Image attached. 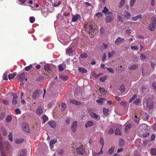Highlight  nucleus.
<instances>
[{
  "instance_id": "1",
  "label": "nucleus",
  "mask_w": 156,
  "mask_h": 156,
  "mask_svg": "<svg viewBox=\"0 0 156 156\" xmlns=\"http://www.w3.org/2000/svg\"><path fill=\"white\" fill-rule=\"evenodd\" d=\"M115 15L113 14L110 13L106 15V21L107 23H110L114 19Z\"/></svg>"
},
{
  "instance_id": "2",
  "label": "nucleus",
  "mask_w": 156,
  "mask_h": 156,
  "mask_svg": "<svg viewBox=\"0 0 156 156\" xmlns=\"http://www.w3.org/2000/svg\"><path fill=\"white\" fill-rule=\"evenodd\" d=\"M90 115L92 118L94 119L95 120H98L100 119V116L99 115L94 112H91L90 113Z\"/></svg>"
},
{
  "instance_id": "3",
  "label": "nucleus",
  "mask_w": 156,
  "mask_h": 156,
  "mask_svg": "<svg viewBox=\"0 0 156 156\" xmlns=\"http://www.w3.org/2000/svg\"><path fill=\"white\" fill-rule=\"evenodd\" d=\"M77 153L79 155H83L84 153L85 150L82 147H79L76 149Z\"/></svg>"
},
{
  "instance_id": "4",
  "label": "nucleus",
  "mask_w": 156,
  "mask_h": 156,
  "mask_svg": "<svg viewBox=\"0 0 156 156\" xmlns=\"http://www.w3.org/2000/svg\"><path fill=\"white\" fill-rule=\"evenodd\" d=\"M23 129L26 132H30L28 124L26 123H24L22 125Z\"/></svg>"
},
{
  "instance_id": "5",
  "label": "nucleus",
  "mask_w": 156,
  "mask_h": 156,
  "mask_svg": "<svg viewBox=\"0 0 156 156\" xmlns=\"http://www.w3.org/2000/svg\"><path fill=\"white\" fill-rule=\"evenodd\" d=\"M27 152L26 149H22L20 150L18 153V156H25Z\"/></svg>"
},
{
  "instance_id": "6",
  "label": "nucleus",
  "mask_w": 156,
  "mask_h": 156,
  "mask_svg": "<svg viewBox=\"0 0 156 156\" xmlns=\"http://www.w3.org/2000/svg\"><path fill=\"white\" fill-rule=\"evenodd\" d=\"M124 39L120 37H118L115 41V43L116 45H118L123 42Z\"/></svg>"
},
{
  "instance_id": "7",
  "label": "nucleus",
  "mask_w": 156,
  "mask_h": 156,
  "mask_svg": "<svg viewBox=\"0 0 156 156\" xmlns=\"http://www.w3.org/2000/svg\"><path fill=\"white\" fill-rule=\"evenodd\" d=\"M77 122L76 121H74L71 126V130L73 132H75L76 130L77 127Z\"/></svg>"
},
{
  "instance_id": "8",
  "label": "nucleus",
  "mask_w": 156,
  "mask_h": 156,
  "mask_svg": "<svg viewBox=\"0 0 156 156\" xmlns=\"http://www.w3.org/2000/svg\"><path fill=\"white\" fill-rule=\"evenodd\" d=\"M147 105L149 109H152L153 107V103L151 101L148 100L147 101Z\"/></svg>"
},
{
  "instance_id": "9",
  "label": "nucleus",
  "mask_w": 156,
  "mask_h": 156,
  "mask_svg": "<svg viewBox=\"0 0 156 156\" xmlns=\"http://www.w3.org/2000/svg\"><path fill=\"white\" fill-rule=\"evenodd\" d=\"M21 82L23 81L25 79V74L23 73H22L18 76Z\"/></svg>"
},
{
  "instance_id": "10",
  "label": "nucleus",
  "mask_w": 156,
  "mask_h": 156,
  "mask_svg": "<svg viewBox=\"0 0 156 156\" xmlns=\"http://www.w3.org/2000/svg\"><path fill=\"white\" fill-rule=\"evenodd\" d=\"M57 142V139L55 138L51 140L50 142V146L51 149L53 148L54 145Z\"/></svg>"
},
{
  "instance_id": "11",
  "label": "nucleus",
  "mask_w": 156,
  "mask_h": 156,
  "mask_svg": "<svg viewBox=\"0 0 156 156\" xmlns=\"http://www.w3.org/2000/svg\"><path fill=\"white\" fill-rule=\"evenodd\" d=\"M102 12L105 14L106 16L110 13H111V12L109 11L108 9L105 7L104 8V9L102 10Z\"/></svg>"
},
{
  "instance_id": "12",
  "label": "nucleus",
  "mask_w": 156,
  "mask_h": 156,
  "mask_svg": "<svg viewBox=\"0 0 156 156\" xmlns=\"http://www.w3.org/2000/svg\"><path fill=\"white\" fill-rule=\"evenodd\" d=\"M41 13L43 14V16H45L47 14L48 10L46 8H43L41 9Z\"/></svg>"
},
{
  "instance_id": "13",
  "label": "nucleus",
  "mask_w": 156,
  "mask_h": 156,
  "mask_svg": "<svg viewBox=\"0 0 156 156\" xmlns=\"http://www.w3.org/2000/svg\"><path fill=\"white\" fill-rule=\"evenodd\" d=\"M65 67L66 65L64 63H62L58 66V69L61 71H63L64 69V68Z\"/></svg>"
},
{
  "instance_id": "14",
  "label": "nucleus",
  "mask_w": 156,
  "mask_h": 156,
  "mask_svg": "<svg viewBox=\"0 0 156 156\" xmlns=\"http://www.w3.org/2000/svg\"><path fill=\"white\" fill-rule=\"evenodd\" d=\"M94 124L93 122L91 121H88L85 125L86 128H88L90 126H92Z\"/></svg>"
},
{
  "instance_id": "15",
  "label": "nucleus",
  "mask_w": 156,
  "mask_h": 156,
  "mask_svg": "<svg viewBox=\"0 0 156 156\" xmlns=\"http://www.w3.org/2000/svg\"><path fill=\"white\" fill-rule=\"evenodd\" d=\"M80 17V16L79 14H77L76 15L73 16L72 21L74 22L76 21Z\"/></svg>"
},
{
  "instance_id": "16",
  "label": "nucleus",
  "mask_w": 156,
  "mask_h": 156,
  "mask_svg": "<svg viewBox=\"0 0 156 156\" xmlns=\"http://www.w3.org/2000/svg\"><path fill=\"white\" fill-rule=\"evenodd\" d=\"M78 70L80 72L82 73H86L87 72V69L82 67H79L78 68Z\"/></svg>"
},
{
  "instance_id": "17",
  "label": "nucleus",
  "mask_w": 156,
  "mask_h": 156,
  "mask_svg": "<svg viewBox=\"0 0 156 156\" xmlns=\"http://www.w3.org/2000/svg\"><path fill=\"white\" fill-rule=\"evenodd\" d=\"M155 26L152 23H151L149 24L148 27V28L151 31H153L155 29Z\"/></svg>"
},
{
  "instance_id": "18",
  "label": "nucleus",
  "mask_w": 156,
  "mask_h": 156,
  "mask_svg": "<svg viewBox=\"0 0 156 156\" xmlns=\"http://www.w3.org/2000/svg\"><path fill=\"white\" fill-rule=\"evenodd\" d=\"M48 123L52 128H54L56 126L55 122L54 121H49L48 122Z\"/></svg>"
},
{
  "instance_id": "19",
  "label": "nucleus",
  "mask_w": 156,
  "mask_h": 156,
  "mask_svg": "<svg viewBox=\"0 0 156 156\" xmlns=\"http://www.w3.org/2000/svg\"><path fill=\"white\" fill-rule=\"evenodd\" d=\"M73 52L71 47H68L66 50V53L70 55Z\"/></svg>"
},
{
  "instance_id": "20",
  "label": "nucleus",
  "mask_w": 156,
  "mask_h": 156,
  "mask_svg": "<svg viewBox=\"0 0 156 156\" xmlns=\"http://www.w3.org/2000/svg\"><path fill=\"white\" fill-rule=\"evenodd\" d=\"M143 17L142 15L141 14H139V15L136 16L135 17H133L132 19L133 20L136 21L139 18H142Z\"/></svg>"
},
{
  "instance_id": "21",
  "label": "nucleus",
  "mask_w": 156,
  "mask_h": 156,
  "mask_svg": "<svg viewBox=\"0 0 156 156\" xmlns=\"http://www.w3.org/2000/svg\"><path fill=\"white\" fill-rule=\"evenodd\" d=\"M1 130L4 136H6L7 134V132L5 128L2 127L1 128Z\"/></svg>"
},
{
  "instance_id": "22",
  "label": "nucleus",
  "mask_w": 156,
  "mask_h": 156,
  "mask_svg": "<svg viewBox=\"0 0 156 156\" xmlns=\"http://www.w3.org/2000/svg\"><path fill=\"white\" fill-rule=\"evenodd\" d=\"M16 75V73H13L9 74L8 76L9 79L11 80L13 79Z\"/></svg>"
},
{
  "instance_id": "23",
  "label": "nucleus",
  "mask_w": 156,
  "mask_h": 156,
  "mask_svg": "<svg viewBox=\"0 0 156 156\" xmlns=\"http://www.w3.org/2000/svg\"><path fill=\"white\" fill-rule=\"evenodd\" d=\"M119 145L120 147H122L124 144V142L123 139H121L119 140Z\"/></svg>"
},
{
  "instance_id": "24",
  "label": "nucleus",
  "mask_w": 156,
  "mask_h": 156,
  "mask_svg": "<svg viewBox=\"0 0 156 156\" xmlns=\"http://www.w3.org/2000/svg\"><path fill=\"white\" fill-rule=\"evenodd\" d=\"M99 90L100 92L102 94H105L107 92L104 89L100 87Z\"/></svg>"
},
{
  "instance_id": "25",
  "label": "nucleus",
  "mask_w": 156,
  "mask_h": 156,
  "mask_svg": "<svg viewBox=\"0 0 156 156\" xmlns=\"http://www.w3.org/2000/svg\"><path fill=\"white\" fill-rule=\"evenodd\" d=\"M23 140L22 138L17 139L15 140V142L16 144H20Z\"/></svg>"
},
{
  "instance_id": "26",
  "label": "nucleus",
  "mask_w": 156,
  "mask_h": 156,
  "mask_svg": "<svg viewBox=\"0 0 156 156\" xmlns=\"http://www.w3.org/2000/svg\"><path fill=\"white\" fill-rule=\"evenodd\" d=\"M32 64H30L29 66L25 67L24 70L25 71H28L30 69L32 68Z\"/></svg>"
},
{
  "instance_id": "27",
  "label": "nucleus",
  "mask_w": 156,
  "mask_h": 156,
  "mask_svg": "<svg viewBox=\"0 0 156 156\" xmlns=\"http://www.w3.org/2000/svg\"><path fill=\"white\" fill-rule=\"evenodd\" d=\"M12 119V118L11 115H8L6 118V121L7 123L10 122Z\"/></svg>"
},
{
  "instance_id": "28",
  "label": "nucleus",
  "mask_w": 156,
  "mask_h": 156,
  "mask_svg": "<svg viewBox=\"0 0 156 156\" xmlns=\"http://www.w3.org/2000/svg\"><path fill=\"white\" fill-rule=\"evenodd\" d=\"M151 19L152 20V23L154 25L155 27H156V19L154 17H152L151 18Z\"/></svg>"
},
{
  "instance_id": "29",
  "label": "nucleus",
  "mask_w": 156,
  "mask_h": 156,
  "mask_svg": "<svg viewBox=\"0 0 156 156\" xmlns=\"http://www.w3.org/2000/svg\"><path fill=\"white\" fill-rule=\"evenodd\" d=\"M137 68V66L136 65H133L131 66H130L129 69L130 70H134L136 68Z\"/></svg>"
},
{
  "instance_id": "30",
  "label": "nucleus",
  "mask_w": 156,
  "mask_h": 156,
  "mask_svg": "<svg viewBox=\"0 0 156 156\" xmlns=\"http://www.w3.org/2000/svg\"><path fill=\"white\" fill-rule=\"evenodd\" d=\"M61 4V2L60 0L58 1H55V3L54 4V6L55 7H57L59 5Z\"/></svg>"
},
{
  "instance_id": "31",
  "label": "nucleus",
  "mask_w": 156,
  "mask_h": 156,
  "mask_svg": "<svg viewBox=\"0 0 156 156\" xmlns=\"http://www.w3.org/2000/svg\"><path fill=\"white\" fill-rule=\"evenodd\" d=\"M107 77L106 76H105L102 77H100L99 79V80L101 81L104 82L106 79Z\"/></svg>"
},
{
  "instance_id": "32",
  "label": "nucleus",
  "mask_w": 156,
  "mask_h": 156,
  "mask_svg": "<svg viewBox=\"0 0 156 156\" xmlns=\"http://www.w3.org/2000/svg\"><path fill=\"white\" fill-rule=\"evenodd\" d=\"M137 96V94H134L132 96V98H130V99L129 101V102H131L134 100L136 98Z\"/></svg>"
},
{
  "instance_id": "33",
  "label": "nucleus",
  "mask_w": 156,
  "mask_h": 156,
  "mask_svg": "<svg viewBox=\"0 0 156 156\" xmlns=\"http://www.w3.org/2000/svg\"><path fill=\"white\" fill-rule=\"evenodd\" d=\"M29 20L30 23H33L34 22L35 20V19L34 17L30 16L29 17Z\"/></svg>"
},
{
  "instance_id": "34",
  "label": "nucleus",
  "mask_w": 156,
  "mask_h": 156,
  "mask_svg": "<svg viewBox=\"0 0 156 156\" xmlns=\"http://www.w3.org/2000/svg\"><path fill=\"white\" fill-rule=\"evenodd\" d=\"M108 109H106L105 108H104L103 110V112L104 115H107L108 114Z\"/></svg>"
},
{
  "instance_id": "35",
  "label": "nucleus",
  "mask_w": 156,
  "mask_h": 156,
  "mask_svg": "<svg viewBox=\"0 0 156 156\" xmlns=\"http://www.w3.org/2000/svg\"><path fill=\"white\" fill-rule=\"evenodd\" d=\"M8 138L9 140L11 142L13 140L12 135L11 133H9L8 135Z\"/></svg>"
},
{
  "instance_id": "36",
  "label": "nucleus",
  "mask_w": 156,
  "mask_h": 156,
  "mask_svg": "<svg viewBox=\"0 0 156 156\" xmlns=\"http://www.w3.org/2000/svg\"><path fill=\"white\" fill-rule=\"evenodd\" d=\"M115 134L116 135H120L121 133L120 130L118 129H116L115 130Z\"/></svg>"
},
{
  "instance_id": "37",
  "label": "nucleus",
  "mask_w": 156,
  "mask_h": 156,
  "mask_svg": "<svg viewBox=\"0 0 156 156\" xmlns=\"http://www.w3.org/2000/svg\"><path fill=\"white\" fill-rule=\"evenodd\" d=\"M115 52L114 51H113L111 52H109L108 53V57L111 58L115 54Z\"/></svg>"
},
{
  "instance_id": "38",
  "label": "nucleus",
  "mask_w": 156,
  "mask_h": 156,
  "mask_svg": "<svg viewBox=\"0 0 156 156\" xmlns=\"http://www.w3.org/2000/svg\"><path fill=\"white\" fill-rule=\"evenodd\" d=\"M125 2V0H121L120 2L119 3V6L120 8H121L123 6Z\"/></svg>"
},
{
  "instance_id": "39",
  "label": "nucleus",
  "mask_w": 156,
  "mask_h": 156,
  "mask_svg": "<svg viewBox=\"0 0 156 156\" xmlns=\"http://www.w3.org/2000/svg\"><path fill=\"white\" fill-rule=\"evenodd\" d=\"M104 99L102 98H100L96 100V102L99 104H102L103 102Z\"/></svg>"
},
{
  "instance_id": "40",
  "label": "nucleus",
  "mask_w": 156,
  "mask_h": 156,
  "mask_svg": "<svg viewBox=\"0 0 156 156\" xmlns=\"http://www.w3.org/2000/svg\"><path fill=\"white\" fill-rule=\"evenodd\" d=\"M60 78L64 81L67 80L68 79V77L65 76H60Z\"/></svg>"
},
{
  "instance_id": "41",
  "label": "nucleus",
  "mask_w": 156,
  "mask_h": 156,
  "mask_svg": "<svg viewBox=\"0 0 156 156\" xmlns=\"http://www.w3.org/2000/svg\"><path fill=\"white\" fill-rule=\"evenodd\" d=\"M151 152L152 154L154 155L156 154V150L154 148L151 149Z\"/></svg>"
},
{
  "instance_id": "42",
  "label": "nucleus",
  "mask_w": 156,
  "mask_h": 156,
  "mask_svg": "<svg viewBox=\"0 0 156 156\" xmlns=\"http://www.w3.org/2000/svg\"><path fill=\"white\" fill-rule=\"evenodd\" d=\"M7 72H5L4 73L3 77V80H7Z\"/></svg>"
},
{
  "instance_id": "43",
  "label": "nucleus",
  "mask_w": 156,
  "mask_h": 156,
  "mask_svg": "<svg viewBox=\"0 0 156 156\" xmlns=\"http://www.w3.org/2000/svg\"><path fill=\"white\" fill-rule=\"evenodd\" d=\"M130 14L129 13L127 12H126V14L124 16L125 18H126L127 19H129L130 17Z\"/></svg>"
},
{
  "instance_id": "44",
  "label": "nucleus",
  "mask_w": 156,
  "mask_h": 156,
  "mask_svg": "<svg viewBox=\"0 0 156 156\" xmlns=\"http://www.w3.org/2000/svg\"><path fill=\"white\" fill-rule=\"evenodd\" d=\"M44 69L46 71H49L51 70V68H50L48 64H46L44 66Z\"/></svg>"
},
{
  "instance_id": "45",
  "label": "nucleus",
  "mask_w": 156,
  "mask_h": 156,
  "mask_svg": "<svg viewBox=\"0 0 156 156\" xmlns=\"http://www.w3.org/2000/svg\"><path fill=\"white\" fill-rule=\"evenodd\" d=\"M43 120V123H45L48 120V118L46 115H44L42 117Z\"/></svg>"
},
{
  "instance_id": "46",
  "label": "nucleus",
  "mask_w": 156,
  "mask_h": 156,
  "mask_svg": "<svg viewBox=\"0 0 156 156\" xmlns=\"http://www.w3.org/2000/svg\"><path fill=\"white\" fill-rule=\"evenodd\" d=\"M125 87L123 85H122L120 86V88L119 89L120 91L121 92H122L124 91L125 90Z\"/></svg>"
},
{
  "instance_id": "47",
  "label": "nucleus",
  "mask_w": 156,
  "mask_h": 156,
  "mask_svg": "<svg viewBox=\"0 0 156 156\" xmlns=\"http://www.w3.org/2000/svg\"><path fill=\"white\" fill-rule=\"evenodd\" d=\"M106 68L110 73H114V70L112 68L108 67H106Z\"/></svg>"
},
{
  "instance_id": "48",
  "label": "nucleus",
  "mask_w": 156,
  "mask_h": 156,
  "mask_svg": "<svg viewBox=\"0 0 156 156\" xmlns=\"http://www.w3.org/2000/svg\"><path fill=\"white\" fill-rule=\"evenodd\" d=\"M114 148L113 147H112L111 148L109 149L108 151V153L110 154H112L114 151Z\"/></svg>"
},
{
  "instance_id": "49",
  "label": "nucleus",
  "mask_w": 156,
  "mask_h": 156,
  "mask_svg": "<svg viewBox=\"0 0 156 156\" xmlns=\"http://www.w3.org/2000/svg\"><path fill=\"white\" fill-rule=\"evenodd\" d=\"M80 57L82 58H86L87 57V55L86 53H84L82 54H81L80 55Z\"/></svg>"
},
{
  "instance_id": "50",
  "label": "nucleus",
  "mask_w": 156,
  "mask_h": 156,
  "mask_svg": "<svg viewBox=\"0 0 156 156\" xmlns=\"http://www.w3.org/2000/svg\"><path fill=\"white\" fill-rule=\"evenodd\" d=\"M15 112L16 113L18 114H20L21 113L20 109L18 108H16L15 110Z\"/></svg>"
},
{
  "instance_id": "51",
  "label": "nucleus",
  "mask_w": 156,
  "mask_h": 156,
  "mask_svg": "<svg viewBox=\"0 0 156 156\" xmlns=\"http://www.w3.org/2000/svg\"><path fill=\"white\" fill-rule=\"evenodd\" d=\"M89 30L90 32H93L94 30L93 28V26L92 25H90L89 27Z\"/></svg>"
},
{
  "instance_id": "52",
  "label": "nucleus",
  "mask_w": 156,
  "mask_h": 156,
  "mask_svg": "<svg viewBox=\"0 0 156 156\" xmlns=\"http://www.w3.org/2000/svg\"><path fill=\"white\" fill-rule=\"evenodd\" d=\"M140 102V100L139 98L137 99L134 102V103L136 105H137L139 104Z\"/></svg>"
},
{
  "instance_id": "53",
  "label": "nucleus",
  "mask_w": 156,
  "mask_h": 156,
  "mask_svg": "<svg viewBox=\"0 0 156 156\" xmlns=\"http://www.w3.org/2000/svg\"><path fill=\"white\" fill-rule=\"evenodd\" d=\"M5 114L4 113H2L0 115V119L2 120L3 118L5 117Z\"/></svg>"
},
{
  "instance_id": "54",
  "label": "nucleus",
  "mask_w": 156,
  "mask_h": 156,
  "mask_svg": "<svg viewBox=\"0 0 156 156\" xmlns=\"http://www.w3.org/2000/svg\"><path fill=\"white\" fill-rule=\"evenodd\" d=\"M136 0H131L130 4L131 6H133Z\"/></svg>"
},
{
  "instance_id": "55",
  "label": "nucleus",
  "mask_w": 156,
  "mask_h": 156,
  "mask_svg": "<svg viewBox=\"0 0 156 156\" xmlns=\"http://www.w3.org/2000/svg\"><path fill=\"white\" fill-rule=\"evenodd\" d=\"M17 103L16 99L13 98L12 100V103L13 105H16Z\"/></svg>"
},
{
  "instance_id": "56",
  "label": "nucleus",
  "mask_w": 156,
  "mask_h": 156,
  "mask_svg": "<svg viewBox=\"0 0 156 156\" xmlns=\"http://www.w3.org/2000/svg\"><path fill=\"white\" fill-rule=\"evenodd\" d=\"M152 86L154 90L156 91V83H153L152 84Z\"/></svg>"
},
{
  "instance_id": "57",
  "label": "nucleus",
  "mask_w": 156,
  "mask_h": 156,
  "mask_svg": "<svg viewBox=\"0 0 156 156\" xmlns=\"http://www.w3.org/2000/svg\"><path fill=\"white\" fill-rule=\"evenodd\" d=\"M140 57L142 59H145L146 58L145 55L144 54H142L140 55Z\"/></svg>"
},
{
  "instance_id": "58",
  "label": "nucleus",
  "mask_w": 156,
  "mask_h": 156,
  "mask_svg": "<svg viewBox=\"0 0 156 156\" xmlns=\"http://www.w3.org/2000/svg\"><path fill=\"white\" fill-rule=\"evenodd\" d=\"M131 127V125L130 124H128L125 127V129L126 130H127V129H129Z\"/></svg>"
},
{
  "instance_id": "59",
  "label": "nucleus",
  "mask_w": 156,
  "mask_h": 156,
  "mask_svg": "<svg viewBox=\"0 0 156 156\" xmlns=\"http://www.w3.org/2000/svg\"><path fill=\"white\" fill-rule=\"evenodd\" d=\"M131 48L132 50H137L138 48L137 46H132L131 47Z\"/></svg>"
},
{
  "instance_id": "60",
  "label": "nucleus",
  "mask_w": 156,
  "mask_h": 156,
  "mask_svg": "<svg viewBox=\"0 0 156 156\" xmlns=\"http://www.w3.org/2000/svg\"><path fill=\"white\" fill-rule=\"evenodd\" d=\"M66 104H65L64 103H62V107L63 108V110L62 111H63L64 109H66Z\"/></svg>"
},
{
  "instance_id": "61",
  "label": "nucleus",
  "mask_w": 156,
  "mask_h": 156,
  "mask_svg": "<svg viewBox=\"0 0 156 156\" xmlns=\"http://www.w3.org/2000/svg\"><path fill=\"white\" fill-rule=\"evenodd\" d=\"M100 142L101 144H102V147H103L104 146V140L102 137L101 138Z\"/></svg>"
},
{
  "instance_id": "62",
  "label": "nucleus",
  "mask_w": 156,
  "mask_h": 156,
  "mask_svg": "<svg viewBox=\"0 0 156 156\" xmlns=\"http://www.w3.org/2000/svg\"><path fill=\"white\" fill-rule=\"evenodd\" d=\"M101 73H100L98 74L97 75L95 73H93V76L96 78L98 77L100 75Z\"/></svg>"
},
{
  "instance_id": "63",
  "label": "nucleus",
  "mask_w": 156,
  "mask_h": 156,
  "mask_svg": "<svg viewBox=\"0 0 156 156\" xmlns=\"http://www.w3.org/2000/svg\"><path fill=\"white\" fill-rule=\"evenodd\" d=\"M149 135V133H144V134H143V136L144 137H147Z\"/></svg>"
},
{
  "instance_id": "64",
  "label": "nucleus",
  "mask_w": 156,
  "mask_h": 156,
  "mask_svg": "<svg viewBox=\"0 0 156 156\" xmlns=\"http://www.w3.org/2000/svg\"><path fill=\"white\" fill-rule=\"evenodd\" d=\"M114 133V130L112 128H111L109 131V133L110 134H112Z\"/></svg>"
}]
</instances>
